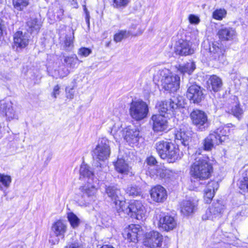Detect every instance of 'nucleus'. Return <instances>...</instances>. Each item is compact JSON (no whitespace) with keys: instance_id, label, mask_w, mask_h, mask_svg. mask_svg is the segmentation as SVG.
Returning <instances> with one entry per match:
<instances>
[{"instance_id":"09e8293b","label":"nucleus","mask_w":248,"mask_h":248,"mask_svg":"<svg viewBox=\"0 0 248 248\" xmlns=\"http://www.w3.org/2000/svg\"><path fill=\"white\" fill-rule=\"evenodd\" d=\"M92 53V50L87 47H81L78 50L79 55L83 57H87Z\"/></svg>"},{"instance_id":"6ab92c4d","label":"nucleus","mask_w":248,"mask_h":248,"mask_svg":"<svg viewBox=\"0 0 248 248\" xmlns=\"http://www.w3.org/2000/svg\"><path fill=\"white\" fill-rule=\"evenodd\" d=\"M125 132L124 139L127 142L130 144L137 143L139 139V130L134 125L132 127L128 126Z\"/></svg>"},{"instance_id":"5fc2aeb1","label":"nucleus","mask_w":248,"mask_h":248,"mask_svg":"<svg viewBox=\"0 0 248 248\" xmlns=\"http://www.w3.org/2000/svg\"><path fill=\"white\" fill-rule=\"evenodd\" d=\"M6 29V23L2 19L0 18V37L2 35L3 32Z\"/></svg>"},{"instance_id":"c85d7f7f","label":"nucleus","mask_w":248,"mask_h":248,"mask_svg":"<svg viewBox=\"0 0 248 248\" xmlns=\"http://www.w3.org/2000/svg\"><path fill=\"white\" fill-rule=\"evenodd\" d=\"M241 177L239 181V187L248 192V167H244L240 171Z\"/></svg>"},{"instance_id":"39448f33","label":"nucleus","mask_w":248,"mask_h":248,"mask_svg":"<svg viewBox=\"0 0 248 248\" xmlns=\"http://www.w3.org/2000/svg\"><path fill=\"white\" fill-rule=\"evenodd\" d=\"M124 210L120 209L119 212L122 211L131 217L136 218L137 219L140 220L145 217L146 210L145 207L139 201H131L128 206L126 205V203L123 207Z\"/></svg>"},{"instance_id":"4be33fe9","label":"nucleus","mask_w":248,"mask_h":248,"mask_svg":"<svg viewBox=\"0 0 248 248\" xmlns=\"http://www.w3.org/2000/svg\"><path fill=\"white\" fill-rule=\"evenodd\" d=\"M174 135L175 140H179L185 146L188 145L192 140V134L191 132L180 129L175 131Z\"/></svg>"},{"instance_id":"e433bc0d","label":"nucleus","mask_w":248,"mask_h":248,"mask_svg":"<svg viewBox=\"0 0 248 248\" xmlns=\"http://www.w3.org/2000/svg\"><path fill=\"white\" fill-rule=\"evenodd\" d=\"M165 113L160 112L159 114L153 115L152 117V121L153 124H166L168 121L167 117L165 116Z\"/></svg>"},{"instance_id":"052dcab7","label":"nucleus","mask_w":248,"mask_h":248,"mask_svg":"<svg viewBox=\"0 0 248 248\" xmlns=\"http://www.w3.org/2000/svg\"><path fill=\"white\" fill-rule=\"evenodd\" d=\"M100 248H114L112 246L108 245H105L102 246Z\"/></svg>"},{"instance_id":"49530a36","label":"nucleus","mask_w":248,"mask_h":248,"mask_svg":"<svg viewBox=\"0 0 248 248\" xmlns=\"http://www.w3.org/2000/svg\"><path fill=\"white\" fill-rule=\"evenodd\" d=\"M218 187L219 184L217 181H211L208 183L205 189L209 191H212L213 193H215V191L218 189Z\"/></svg>"},{"instance_id":"423d86ee","label":"nucleus","mask_w":248,"mask_h":248,"mask_svg":"<svg viewBox=\"0 0 248 248\" xmlns=\"http://www.w3.org/2000/svg\"><path fill=\"white\" fill-rule=\"evenodd\" d=\"M225 209V206L223 201L217 200L214 202L206 210L205 214L202 216V219L217 220L221 217Z\"/></svg>"},{"instance_id":"4468645a","label":"nucleus","mask_w":248,"mask_h":248,"mask_svg":"<svg viewBox=\"0 0 248 248\" xmlns=\"http://www.w3.org/2000/svg\"><path fill=\"white\" fill-rule=\"evenodd\" d=\"M218 44L214 43L209 47V54L210 60L218 62L224 63L225 61L224 56L225 50L218 46Z\"/></svg>"},{"instance_id":"393cba45","label":"nucleus","mask_w":248,"mask_h":248,"mask_svg":"<svg viewBox=\"0 0 248 248\" xmlns=\"http://www.w3.org/2000/svg\"><path fill=\"white\" fill-rule=\"evenodd\" d=\"M193 124H205L207 122V117L204 112L196 109L190 114Z\"/></svg>"},{"instance_id":"c9c22d12","label":"nucleus","mask_w":248,"mask_h":248,"mask_svg":"<svg viewBox=\"0 0 248 248\" xmlns=\"http://www.w3.org/2000/svg\"><path fill=\"white\" fill-rule=\"evenodd\" d=\"M67 218L71 226L73 229H76L79 226L80 223V220L79 218L73 212H67Z\"/></svg>"},{"instance_id":"bf43d9fd","label":"nucleus","mask_w":248,"mask_h":248,"mask_svg":"<svg viewBox=\"0 0 248 248\" xmlns=\"http://www.w3.org/2000/svg\"><path fill=\"white\" fill-rule=\"evenodd\" d=\"M196 128L199 131H203L207 128L205 125H195Z\"/></svg>"},{"instance_id":"7ed1b4c3","label":"nucleus","mask_w":248,"mask_h":248,"mask_svg":"<svg viewBox=\"0 0 248 248\" xmlns=\"http://www.w3.org/2000/svg\"><path fill=\"white\" fill-rule=\"evenodd\" d=\"M220 126L217 130L211 132L209 136L205 139L203 146L205 150H211L215 146L222 143L223 140L222 137L226 135V129Z\"/></svg>"},{"instance_id":"13d9d810","label":"nucleus","mask_w":248,"mask_h":248,"mask_svg":"<svg viewBox=\"0 0 248 248\" xmlns=\"http://www.w3.org/2000/svg\"><path fill=\"white\" fill-rule=\"evenodd\" d=\"M60 87L59 85H56L54 87L53 91L52 93V96L54 97V98H56L57 96V95H59L60 93Z\"/></svg>"},{"instance_id":"a878e982","label":"nucleus","mask_w":248,"mask_h":248,"mask_svg":"<svg viewBox=\"0 0 248 248\" xmlns=\"http://www.w3.org/2000/svg\"><path fill=\"white\" fill-rule=\"evenodd\" d=\"M115 169L119 173L127 174L130 171L131 167L127 162L123 158L118 157L114 163Z\"/></svg>"},{"instance_id":"cd10ccee","label":"nucleus","mask_w":248,"mask_h":248,"mask_svg":"<svg viewBox=\"0 0 248 248\" xmlns=\"http://www.w3.org/2000/svg\"><path fill=\"white\" fill-rule=\"evenodd\" d=\"M208 82L209 88L214 92L219 91L223 85L221 79L216 75L211 76Z\"/></svg>"},{"instance_id":"58836bf2","label":"nucleus","mask_w":248,"mask_h":248,"mask_svg":"<svg viewBox=\"0 0 248 248\" xmlns=\"http://www.w3.org/2000/svg\"><path fill=\"white\" fill-rule=\"evenodd\" d=\"M79 173L80 178L82 176L83 177H87L90 179L91 178H93V173L90 170L89 167L85 164H82L81 165Z\"/></svg>"},{"instance_id":"f03ea898","label":"nucleus","mask_w":248,"mask_h":248,"mask_svg":"<svg viewBox=\"0 0 248 248\" xmlns=\"http://www.w3.org/2000/svg\"><path fill=\"white\" fill-rule=\"evenodd\" d=\"M154 80H160L163 88L169 92H175L179 88L180 77L171 73L168 69L158 70L155 74Z\"/></svg>"},{"instance_id":"6e6552de","label":"nucleus","mask_w":248,"mask_h":248,"mask_svg":"<svg viewBox=\"0 0 248 248\" xmlns=\"http://www.w3.org/2000/svg\"><path fill=\"white\" fill-rule=\"evenodd\" d=\"M105 189L106 194L115 204L116 208L118 211L120 209L124 210L123 207L125 204V202L121 194L120 189L114 186H106Z\"/></svg>"},{"instance_id":"603ef678","label":"nucleus","mask_w":248,"mask_h":248,"mask_svg":"<svg viewBox=\"0 0 248 248\" xmlns=\"http://www.w3.org/2000/svg\"><path fill=\"white\" fill-rule=\"evenodd\" d=\"M66 96L67 98L72 99L74 97V91L73 88H66Z\"/></svg>"},{"instance_id":"dca6fc26","label":"nucleus","mask_w":248,"mask_h":248,"mask_svg":"<svg viewBox=\"0 0 248 248\" xmlns=\"http://www.w3.org/2000/svg\"><path fill=\"white\" fill-rule=\"evenodd\" d=\"M150 195L153 200L157 202H163L167 197L166 189L160 185L153 187L150 191Z\"/></svg>"},{"instance_id":"f704fd0d","label":"nucleus","mask_w":248,"mask_h":248,"mask_svg":"<svg viewBox=\"0 0 248 248\" xmlns=\"http://www.w3.org/2000/svg\"><path fill=\"white\" fill-rule=\"evenodd\" d=\"M11 182L12 178L10 176L0 173V190H4L7 189Z\"/></svg>"},{"instance_id":"20e7f679","label":"nucleus","mask_w":248,"mask_h":248,"mask_svg":"<svg viewBox=\"0 0 248 248\" xmlns=\"http://www.w3.org/2000/svg\"><path fill=\"white\" fill-rule=\"evenodd\" d=\"M129 111L133 119L136 121H140L147 116L149 108L146 102L139 100L132 102Z\"/></svg>"},{"instance_id":"0eeeda50","label":"nucleus","mask_w":248,"mask_h":248,"mask_svg":"<svg viewBox=\"0 0 248 248\" xmlns=\"http://www.w3.org/2000/svg\"><path fill=\"white\" fill-rule=\"evenodd\" d=\"M110 154L109 141L106 138L99 139L93 150V157L99 160L104 161L108 158Z\"/></svg>"},{"instance_id":"a211bd4d","label":"nucleus","mask_w":248,"mask_h":248,"mask_svg":"<svg viewBox=\"0 0 248 248\" xmlns=\"http://www.w3.org/2000/svg\"><path fill=\"white\" fill-rule=\"evenodd\" d=\"M29 36L26 32L18 31L14 35V43L15 46L19 48L26 47L29 43Z\"/></svg>"},{"instance_id":"1a4fd4ad","label":"nucleus","mask_w":248,"mask_h":248,"mask_svg":"<svg viewBox=\"0 0 248 248\" xmlns=\"http://www.w3.org/2000/svg\"><path fill=\"white\" fill-rule=\"evenodd\" d=\"M5 118L8 122H10L18 118V114L10 101L2 100L0 102V116Z\"/></svg>"},{"instance_id":"ea45409f","label":"nucleus","mask_w":248,"mask_h":248,"mask_svg":"<svg viewBox=\"0 0 248 248\" xmlns=\"http://www.w3.org/2000/svg\"><path fill=\"white\" fill-rule=\"evenodd\" d=\"M131 35H133L131 31L121 30L114 35V40L116 42H119L123 39L126 38Z\"/></svg>"},{"instance_id":"2f4dec72","label":"nucleus","mask_w":248,"mask_h":248,"mask_svg":"<svg viewBox=\"0 0 248 248\" xmlns=\"http://www.w3.org/2000/svg\"><path fill=\"white\" fill-rule=\"evenodd\" d=\"M27 30L31 33L36 34L41 27V23L36 18H31L27 22Z\"/></svg>"},{"instance_id":"2eb2a0df","label":"nucleus","mask_w":248,"mask_h":248,"mask_svg":"<svg viewBox=\"0 0 248 248\" xmlns=\"http://www.w3.org/2000/svg\"><path fill=\"white\" fill-rule=\"evenodd\" d=\"M217 35L222 41H232L235 38L237 33L235 29L222 26L218 31Z\"/></svg>"},{"instance_id":"5701e85b","label":"nucleus","mask_w":248,"mask_h":248,"mask_svg":"<svg viewBox=\"0 0 248 248\" xmlns=\"http://www.w3.org/2000/svg\"><path fill=\"white\" fill-rule=\"evenodd\" d=\"M158 227L168 231L173 229L176 226V222L170 216H165L160 217L158 224Z\"/></svg>"},{"instance_id":"7c9ffc66","label":"nucleus","mask_w":248,"mask_h":248,"mask_svg":"<svg viewBox=\"0 0 248 248\" xmlns=\"http://www.w3.org/2000/svg\"><path fill=\"white\" fill-rule=\"evenodd\" d=\"M69 32L65 35L63 47L65 50L71 51L74 48V33L73 29L69 28Z\"/></svg>"},{"instance_id":"473e14b6","label":"nucleus","mask_w":248,"mask_h":248,"mask_svg":"<svg viewBox=\"0 0 248 248\" xmlns=\"http://www.w3.org/2000/svg\"><path fill=\"white\" fill-rule=\"evenodd\" d=\"M237 100V99H236ZM228 112L232 113L236 117L239 119L243 113V109L240 107L239 103L237 101H235L232 104H231L228 107Z\"/></svg>"},{"instance_id":"4c0bfd02","label":"nucleus","mask_w":248,"mask_h":248,"mask_svg":"<svg viewBox=\"0 0 248 248\" xmlns=\"http://www.w3.org/2000/svg\"><path fill=\"white\" fill-rule=\"evenodd\" d=\"M14 8L19 11L24 10L29 4V0H12Z\"/></svg>"},{"instance_id":"3c124183","label":"nucleus","mask_w":248,"mask_h":248,"mask_svg":"<svg viewBox=\"0 0 248 248\" xmlns=\"http://www.w3.org/2000/svg\"><path fill=\"white\" fill-rule=\"evenodd\" d=\"M189 21L191 24H197L200 22V18L194 15H190L188 17Z\"/></svg>"},{"instance_id":"338daca9","label":"nucleus","mask_w":248,"mask_h":248,"mask_svg":"<svg viewBox=\"0 0 248 248\" xmlns=\"http://www.w3.org/2000/svg\"><path fill=\"white\" fill-rule=\"evenodd\" d=\"M117 125L118 126V127L119 128V125L117 124Z\"/></svg>"},{"instance_id":"aec40b11","label":"nucleus","mask_w":248,"mask_h":248,"mask_svg":"<svg viewBox=\"0 0 248 248\" xmlns=\"http://www.w3.org/2000/svg\"><path fill=\"white\" fill-rule=\"evenodd\" d=\"M53 234L49 239V242L53 245L57 244L60 241V237L61 236L62 232V221L59 220L55 222L52 226Z\"/></svg>"},{"instance_id":"f257e3e1","label":"nucleus","mask_w":248,"mask_h":248,"mask_svg":"<svg viewBox=\"0 0 248 248\" xmlns=\"http://www.w3.org/2000/svg\"><path fill=\"white\" fill-rule=\"evenodd\" d=\"M213 171V167L207 156H199L195 158V162L190 167L191 177L197 181L208 179Z\"/></svg>"},{"instance_id":"e2e57ef3","label":"nucleus","mask_w":248,"mask_h":248,"mask_svg":"<svg viewBox=\"0 0 248 248\" xmlns=\"http://www.w3.org/2000/svg\"><path fill=\"white\" fill-rule=\"evenodd\" d=\"M137 27V25H132L131 27V29H135Z\"/></svg>"},{"instance_id":"9b49d317","label":"nucleus","mask_w":248,"mask_h":248,"mask_svg":"<svg viewBox=\"0 0 248 248\" xmlns=\"http://www.w3.org/2000/svg\"><path fill=\"white\" fill-rule=\"evenodd\" d=\"M163 236L158 232L153 231L146 233L144 244L150 248L159 247L162 245Z\"/></svg>"},{"instance_id":"680f3d73","label":"nucleus","mask_w":248,"mask_h":248,"mask_svg":"<svg viewBox=\"0 0 248 248\" xmlns=\"http://www.w3.org/2000/svg\"><path fill=\"white\" fill-rule=\"evenodd\" d=\"M116 125H114L112 127V128H111V131H112V132H114V134H116V133L118 132V131H116Z\"/></svg>"},{"instance_id":"4d7b16f0","label":"nucleus","mask_w":248,"mask_h":248,"mask_svg":"<svg viewBox=\"0 0 248 248\" xmlns=\"http://www.w3.org/2000/svg\"><path fill=\"white\" fill-rule=\"evenodd\" d=\"M146 162L149 165H155L157 161L154 157L151 156L146 159Z\"/></svg>"},{"instance_id":"bb28decb","label":"nucleus","mask_w":248,"mask_h":248,"mask_svg":"<svg viewBox=\"0 0 248 248\" xmlns=\"http://www.w3.org/2000/svg\"><path fill=\"white\" fill-rule=\"evenodd\" d=\"M78 58L75 55L66 57L64 59L65 64L63 68V77L67 76L75 67Z\"/></svg>"},{"instance_id":"8fccbe9b","label":"nucleus","mask_w":248,"mask_h":248,"mask_svg":"<svg viewBox=\"0 0 248 248\" xmlns=\"http://www.w3.org/2000/svg\"><path fill=\"white\" fill-rule=\"evenodd\" d=\"M129 2V0H113L114 4L117 7L124 6Z\"/></svg>"},{"instance_id":"412c9836","label":"nucleus","mask_w":248,"mask_h":248,"mask_svg":"<svg viewBox=\"0 0 248 248\" xmlns=\"http://www.w3.org/2000/svg\"><path fill=\"white\" fill-rule=\"evenodd\" d=\"M140 231V226L134 224L129 226L128 228L124 230L123 233L124 237L130 242H135L138 240V234Z\"/></svg>"},{"instance_id":"6e6d98bb","label":"nucleus","mask_w":248,"mask_h":248,"mask_svg":"<svg viewBox=\"0 0 248 248\" xmlns=\"http://www.w3.org/2000/svg\"><path fill=\"white\" fill-rule=\"evenodd\" d=\"M165 178H169L171 179V178H173L175 173L172 171V170L166 169V170H165Z\"/></svg>"},{"instance_id":"c756f323","label":"nucleus","mask_w":248,"mask_h":248,"mask_svg":"<svg viewBox=\"0 0 248 248\" xmlns=\"http://www.w3.org/2000/svg\"><path fill=\"white\" fill-rule=\"evenodd\" d=\"M171 143V142L164 140L159 141L156 143L155 148L161 158H164L166 157V152L167 151L168 149L169 148L170 144Z\"/></svg>"},{"instance_id":"a18cd8bd","label":"nucleus","mask_w":248,"mask_h":248,"mask_svg":"<svg viewBox=\"0 0 248 248\" xmlns=\"http://www.w3.org/2000/svg\"><path fill=\"white\" fill-rule=\"evenodd\" d=\"M126 192L130 196H138L140 195L141 193L140 188H139L136 186H131L126 188Z\"/></svg>"},{"instance_id":"69168bd1","label":"nucleus","mask_w":248,"mask_h":248,"mask_svg":"<svg viewBox=\"0 0 248 248\" xmlns=\"http://www.w3.org/2000/svg\"><path fill=\"white\" fill-rule=\"evenodd\" d=\"M197 155V154H195V155H194L193 157H195V156Z\"/></svg>"},{"instance_id":"f8f14e48","label":"nucleus","mask_w":248,"mask_h":248,"mask_svg":"<svg viewBox=\"0 0 248 248\" xmlns=\"http://www.w3.org/2000/svg\"><path fill=\"white\" fill-rule=\"evenodd\" d=\"M194 52L192 42L187 40H179L176 43L175 53L181 56L191 55Z\"/></svg>"},{"instance_id":"f3484780","label":"nucleus","mask_w":248,"mask_h":248,"mask_svg":"<svg viewBox=\"0 0 248 248\" xmlns=\"http://www.w3.org/2000/svg\"><path fill=\"white\" fill-rule=\"evenodd\" d=\"M170 145L166 152V156L164 159H167L170 162H174L182 157L183 153L180 151L177 145L172 143Z\"/></svg>"},{"instance_id":"864d4df0","label":"nucleus","mask_w":248,"mask_h":248,"mask_svg":"<svg viewBox=\"0 0 248 248\" xmlns=\"http://www.w3.org/2000/svg\"><path fill=\"white\" fill-rule=\"evenodd\" d=\"M65 248H84V247L79 243L75 242L66 246Z\"/></svg>"},{"instance_id":"37998d69","label":"nucleus","mask_w":248,"mask_h":248,"mask_svg":"<svg viewBox=\"0 0 248 248\" xmlns=\"http://www.w3.org/2000/svg\"><path fill=\"white\" fill-rule=\"evenodd\" d=\"M153 129L155 133L161 135L169 131L170 128L167 125H153Z\"/></svg>"},{"instance_id":"72a5a7b5","label":"nucleus","mask_w":248,"mask_h":248,"mask_svg":"<svg viewBox=\"0 0 248 248\" xmlns=\"http://www.w3.org/2000/svg\"><path fill=\"white\" fill-rule=\"evenodd\" d=\"M196 68V65L194 62L189 61L186 63L179 65L178 71L182 74H187L189 75L191 74Z\"/></svg>"},{"instance_id":"de8ad7c7","label":"nucleus","mask_w":248,"mask_h":248,"mask_svg":"<svg viewBox=\"0 0 248 248\" xmlns=\"http://www.w3.org/2000/svg\"><path fill=\"white\" fill-rule=\"evenodd\" d=\"M214 194L215 193H213V191H209L205 189L204 193V200L205 202L207 203L210 202L214 196Z\"/></svg>"},{"instance_id":"0e129e2a","label":"nucleus","mask_w":248,"mask_h":248,"mask_svg":"<svg viewBox=\"0 0 248 248\" xmlns=\"http://www.w3.org/2000/svg\"><path fill=\"white\" fill-rule=\"evenodd\" d=\"M65 226H64L63 225V229H62V230H63V232H65Z\"/></svg>"},{"instance_id":"a19ab883","label":"nucleus","mask_w":248,"mask_h":248,"mask_svg":"<svg viewBox=\"0 0 248 248\" xmlns=\"http://www.w3.org/2000/svg\"><path fill=\"white\" fill-rule=\"evenodd\" d=\"M97 188L94 185L85 186L82 188V192L84 195L88 197H93L96 194Z\"/></svg>"},{"instance_id":"ddd939ff","label":"nucleus","mask_w":248,"mask_h":248,"mask_svg":"<svg viewBox=\"0 0 248 248\" xmlns=\"http://www.w3.org/2000/svg\"><path fill=\"white\" fill-rule=\"evenodd\" d=\"M184 101L182 96L173 97L168 101L162 102L160 111L165 114L169 110L173 111L178 108H183Z\"/></svg>"},{"instance_id":"9d476101","label":"nucleus","mask_w":248,"mask_h":248,"mask_svg":"<svg viewBox=\"0 0 248 248\" xmlns=\"http://www.w3.org/2000/svg\"><path fill=\"white\" fill-rule=\"evenodd\" d=\"M186 96L194 104H198L203 98V93L201 87L197 84L187 85Z\"/></svg>"},{"instance_id":"c03bdc74","label":"nucleus","mask_w":248,"mask_h":248,"mask_svg":"<svg viewBox=\"0 0 248 248\" xmlns=\"http://www.w3.org/2000/svg\"><path fill=\"white\" fill-rule=\"evenodd\" d=\"M226 14V11L224 9H217L213 12L212 16L215 19L221 20L225 17Z\"/></svg>"},{"instance_id":"79ce46f5","label":"nucleus","mask_w":248,"mask_h":248,"mask_svg":"<svg viewBox=\"0 0 248 248\" xmlns=\"http://www.w3.org/2000/svg\"><path fill=\"white\" fill-rule=\"evenodd\" d=\"M166 169L165 167H156L155 170H153L152 172H150V174L152 177L156 175L161 178H165V170Z\"/></svg>"},{"instance_id":"b1692460","label":"nucleus","mask_w":248,"mask_h":248,"mask_svg":"<svg viewBox=\"0 0 248 248\" xmlns=\"http://www.w3.org/2000/svg\"><path fill=\"white\" fill-rule=\"evenodd\" d=\"M197 204L193 200L183 201L180 205L181 212L186 216L191 215L196 210Z\"/></svg>"}]
</instances>
